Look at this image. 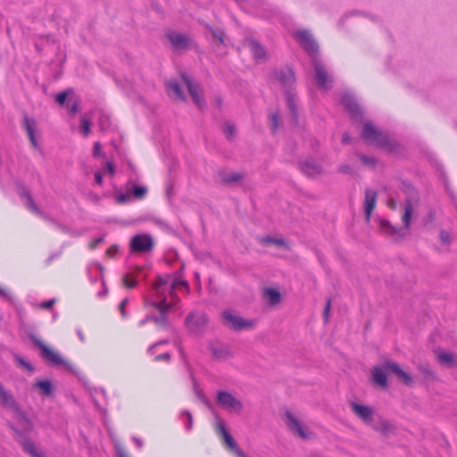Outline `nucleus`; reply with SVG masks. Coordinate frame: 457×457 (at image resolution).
<instances>
[{
    "mask_svg": "<svg viewBox=\"0 0 457 457\" xmlns=\"http://www.w3.org/2000/svg\"><path fill=\"white\" fill-rule=\"evenodd\" d=\"M0 403L4 408L11 410L22 426V429H21L13 422L7 421L6 426L12 431L13 439L21 445L23 451L31 457H45L42 453L37 451L34 442L29 437V434L34 429L32 420L27 411L21 408L12 392L6 390L1 382Z\"/></svg>",
    "mask_w": 457,
    "mask_h": 457,
    "instance_id": "f257e3e1",
    "label": "nucleus"
},
{
    "mask_svg": "<svg viewBox=\"0 0 457 457\" xmlns=\"http://www.w3.org/2000/svg\"><path fill=\"white\" fill-rule=\"evenodd\" d=\"M28 337L34 345L40 350V355L46 362L54 367L63 366L66 370L72 374H77L76 368L71 362L64 360L58 353L44 344L34 333L29 332Z\"/></svg>",
    "mask_w": 457,
    "mask_h": 457,
    "instance_id": "f03ea898",
    "label": "nucleus"
},
{
    "mask_svg": "<svg viewBox=\"0 0 457 457\" xmlns=\"http://www.w3.org/2000/svg\"><path fill=\"white\" fill-rule=\"evenodd\" d=\"M294 38L297 41V43L304 50V52L310 56L312 62H313L315 59H320L319 54V44L309 30H296L294 34Z\"/></svg>",
    "mask_w": 457,
    "mask_h": 457,
    "instance_id": "7ed1b4c3",
    "label": "nucleus"
},
{
    "mask_svg": "<svg viewBox=\"0 0 457 457\" xmlns=\"http://www.w3.org/2000/svg\"><path fill=\"white\" fill-rule=\"evenodd\" d=\"M361 137L369 143H373L379 147H389L391 142L388 136L376 129L370 121H366L361 132Z\"/></svg>",
    "mask_w": 457,
    "mask_h": 457,
    "instance_id": "20e7f679",
    "label": "nucleus"
},
{
    "mask_svg": "<svg viewBox=\"0 0 457 457\" xmlns=\"http://www.w3.org/2000/svg\"><path fill=\"white\" fill-rule=\"evenodd\" d=\"M16 189L19 196L24 200V204L30 212L39 215L44 220L51 222L52 224H57V220L54 218L50 217L48 214L41 212V210L38 208L37 204L35 203L29 190L27 188V187L24 185L23 182L18 180L15 182Z\"/></svg>",
    "mask_w": 457,
    "mask_h": 457,
    "instance_id": "39448f33",
    "label": "nucleus"
},
{
    "mask_svg": "<svg viewBox=\"0 0 457 457\" xmlns=\"http://www.w3.org/2000/svg\"><path fill=\"white\" fill-rule=\"evenodd\" d=\"M216 403L223 410L232 413H241L244 404L231 392L219 390L216 394Z\"/></svg>",
    "mask_w": 457,
    "mask_h": 457,
    "instance_id": "423d86ee",
    "label": "nucleus"
},
{
    "mask_svg": "<svg viewBox=\"0 0 457 457\" xmlns=\"http://www.w3.org/2000/svg\"><path fill=\"white\" fill-rule=\"evenodd\" d=\"M223 323L229 329L234 331H242L251 329L255 326V320H245L233 313L231 310H225L221 313Z\"/></svg>",
    "mask_w": 457,
    "mask_h": 457,
    "instance_id": "0eeeda50",
    "label": "nucleus"
},
{
    "mask_svg": "<svg viewBox=\"0 0 457 457\" xmlns=\"http://www.w3.org/2000/svg\"><path fill=\"white\" fill-rule=\"evenodd\" d=\"M206 313L202 312H192L186 318L185 324L190 333L202 335L208 324Z\"/></svg>",
    "mask_w": 457,
    "mask_h": 457,
    "instance_id": "6e6552de",
    "label": "nucleus"
},
{
    "mask_svg": "<svg viewBox=\"0 0 457 457\" xmlns=\"http://www.w3.org/2000/svg\"><path fill=\"white\" fill-rule=\"evenodd\" d=\"M272 77L281 84L285 92L292 91L296 80L295 71L290 66L275 69Z\"/></svg>",
    "mask_w": 457,
    "mask_h": 457,
    "instance_id": "1a4fd4ad",
    "label": "nucleus"
},
{
    "mask_svg": "<svg viewBox=\"0 0 457 457\" xmlns=\"http://www.w3.org/2000/svg\"><path fill=\"white\" fill-rule=\"evenodd\" d=\"M154 245V239L149 234H137L129 242L130 251L136 253H149Z\"/></svg>",
    "mask_w": 457,
    "mask_h": 457,
    "instance_id": "9d476101",
    "label": "nucleus"
},
{
    "mask_svg": "<svg viewBox=\"0 0 457 457\" xmlns=\"http://www.w3.org/2000/svg\"><path fill=\"white\" fill-rule=\"evenodd\" d=\"M145 303L157 309L160 312L159 316L147 315V320H152L156 325L166 327L168 325L167 313L172 308L171 304L166 303V297L161 302H155L152 300H145Z\"/></svg>",
    "mask_w": 457,
    "mask_h": 457,
    "instance_id": "9b49d317",
    "label": "nucleus"
},
{
    "mask_svg": "<svg viewBox=\"0 0 457 457\" xmlns=\"http://www.w3.org/2000/svg\"><path fill=\"white\" fill-rule=\"evenodd\" d=\"M315 71V80L319 88L328 90L332 87V78L328 75L321 59L312 62Z\"/></svg>",
    "mask_w": 457,
    "mask_h": 457,
    "instance_id": "f8f14e48",
    "label": "nucleus"
},
{
    "mask_svg": "<svg viewBox=\"0 0 457 457\" xmlns=\"http://www.w3.org/2000/svg\"><path fill=\"white\" fill-rule=\"evenodd\" d=\"M180 77L185 83L193 102L199 109L203 110L206 106V103L199 93L200 85L198 83H195L187 73H181Z\"/></svg>",
    "mask_w": 457,
    "mask_h": 457,
    "instance_id": "ddd939ff",
    "label": "nucleus"
},
{
    "mask_svg": "<svg viewBox=\"0 0 457 457\" xmlns=\"http://www.w3.org/2000/svg\"><path fill=\"white\" fill-rule=\"evenodd\" d=\"M341 103L348 112L351 119L356 122H361L363 120L362 111L356 102V100L349 94H345L341 97Z\"/></svg>",
    "mask_w": 457,
    "mask_h": 457,
    "instance_id": "4468645a",
    "label": "nucleus"
},
{
    "mask_svg": "<svg viewBox=\"0 0 457 457\" xmlns=\"http://www.w3.org/2000/svg\"><path fill=\"white\" fill-rule=\"evenodd\" d=\"M299 170L307 177L312 178L324 172L323 167L313 157L306 158L298 162Z\"/></svg>",
    "mask_w": 457,
    "mask_h": 457,
    "instance_id": "2eb2a0df",
    "label": "nucleus"
},
{
    "mask_svg": "<svg viewBox=\"0 0 457 457\" xmlns=\"http://www.w3.org/2000/svg\"><path fill=\"white\" fill-rule=\"evenodd\" d=\"M287 428L295 434H297L302 439H309L312 433H308L298 419L288 410L285 411Z\"/></svg>",
    "mask_w": 457,
    "mask_h": 457,
    "instance_id": "dca6fc26",
    "label": "nucleus"
},
{
    "mask_svg": "<svg viewBox=\"0 0 457 457\" xmlns=\"http://www.w3.org/2000/svg\"><path fill=\"white\" fill-rule=\"evenodd\" d=\"M166 37L170 42L174 51L187 50L190 46V38L175 30H169Z\"/></svg>",
    "mask_w": 457,
    "mask_h": 457,
    "instance_id": "f3484780",
    "label": "nucleus"
},
{
    "mask_svg": "<svg viewBox=\"0 0 457 457\" xmlns=\"http://www.w3.org/2000/svg\"><path fill=\"white\" fill-rule=\"evenodd\" d=\"M352 411L366 424L371 425L373 415L375 411L372 407L357 403L355 402L351 403Z\"/></svg>",
    "mask_w": 457,
    "mask_h": 457,
    "instance_id": "a211bd4d",
    "label": "nucleus"
},
{
    "mask_svg": "<svg viewBox=\"0 0 457 457\" xmlns=\"http://www.w3.org/2000/svg\"><path fill=\"white\" fill-rule=\"evenodd\" d=\"M385 368L389 370L390 372L394 373L407 386H412V377L407 372H405L397 362L392 361H386Z\"/></svg>",
    "mask_w": 457,
    "mask_h": 457,
    "instance_id": "6ab92c4d",
    "label": "nucleus"
},
{
    "mask_svg": "<svg viewBox=\"0 0 457 457\" xmlns=\"http://www.w3.org/2000/svg\"><path fill=\"white\" fill-rule=\"evenodd\" d=\"M378 199V193L375 190H365L364 214L367 222H370L373 210Z\"/></svg>",
    "mask_w": 457,
    "mask_h": 457,
    "instance_id": "aec40b11",
    "label": "nucleus"
},
{
    "mask_svg": "<svg viewBox=\"0 0 457 457\" xmlns=\"http://www.w3.org/2000/svg\"><path fill=\"white\" fill-rule=\"evenodd\" d=\"M387 372H390V370L385 368V362L383 363L382 366L373 367L372 370H371V374H372V379H373L374 383L382 388H387L388 387Z\"/></svg>",
    "mask_w": 457,
    "mask_h": 457,
    "instance_id": "412c9836",
    "label": "nucleus"
},
{
    "mask_svg": "<svg viewBox=\"0 0 457 457\" xmlns=\"http://www.w3.org/2000/svg\"><path fill=\"white\" fill-rule=\"evenodd\" d=\"M244 46L250 48L253 57L256 60H263L266 57L265 47L255 38H246L244 41Z\"/></svg>",
    "mask_w": 457,
    "mask_h": 457,
    "instance_id": "4be33fe9",
    "label": "nucleus"
},
{
    "mask_svg": "<svg viewBox=\"0 0 457 457\" xmlns=\"http://www.w3.org/2000/svg\"><path fill=\"white\" fill-rule=\"evenodd\" d=\"M401 188L406 195L404 204H410L411 205H414L420 202L419 192L412 184L403 181Z\"/></svg>",
    "mask_w": 457,
    "mask_h": 457,
    "instance_id": "5701e85b",
    "label": "nucleus"
},
{
    "mask_svg": "<svg viewBox=\"0 0 457 457\" xmlns=\"http://www.w3.org/2000/svg\"><path fill=\"white\" fill-rule=\"evenodd\" d=\"M285 96H286L287 106L289 110L292 121L294 124L297 125L299 122V120H298L299 115H298V109H297L296 96L290 90H287V92H285Z\"/></svg>",
    "mask_w": 457,
    "mask_h": 457,
    "instance_id": "b1692460",
    "label": "nucleus"
},
{
    "mask_svg": "<svg viewBox=\"0 0 457 457\" xmlns=\"http://www.w3.org/2000/svg\"><path fill=\"white\" fill-rule=\"evenodd\" d=\"M285 96H286L287 106L289 110L292 121L294 124L297 125L299 122V120H298L299 115H298V109H297L296 96L290 90H287V92H285Z\"/></svg>",
    "mask_w": 457,
    "mask_h": 457,
    "instance_id": "393cba45",
    "label": "nucleus"
},
{
    "mask_svg": "<svg viewBox=\"0 0 457 457\" xmlns=\"http://www.w3.org/2000/svg\"><path fill=\"white\" fill-rule=\"evenodd\" d=\"M23 127L25 128L27 134L29 136V138L33 145V146H37V141L35 137V132L37 129V122L36 120L32 117H29L28 114L23 115Z\"/></svg>",
    "mask_w": 457,
    "mask_h": 457,
    "instance_id": "a878e982",
    "label": "nucleus"
},
{
    "mask_svg": "<svg viewBox=\"0 0 457 457\" xmlns=\"http://www.w3.org/2000/svg\"><path fill=\"white\" fill-rule=\"evenodd\" d=\"M32 387L33 389L39 390L40 395L45 397L52 396L54 392V386L49 379L37 380L33 384Z\"/></svg>",
    "mask_w": 457,
    "mask_h": 457,
    "instance_id": "bb28decb",
    "label": "nucleus"
},
{
    "mask_svg": "<svg viewBox=\"0 0 457 457\" xmlns=\"http://www.w3.org/2000/svg\"><path fill=\"white\" fill-rule=\"evenodd\" d=\"M263 296L270 305H276L281 302V293L278 288H265L263 292Z\"/></svg>",
    "mask_w": 457,
    "mask_h": 457,
    "instance_id": "cd10ccee",
    "label": "nucleus"
},
{
    "mask_svg": "<svg viewBox=\"0 0 457 457\" xmlns=\"http://www.w3.org/2000/svg\"><path fill=\"white\" fill-rule=\"evenodd\" d=\"M437 360L441 364L446 365L449 368L457 366L455 355L452 353H447V352L439 353L437 355Z\"/></svg>",
    "mask_w": 457,
    "mask_h": 457,
    "instance_id": "c85d7f7f",
    "label": "nucleus"
},
{
    "mask_svg": "<svg viewBox=\"0 0 457 457\" xmlns=\"http://www.w3.org/2000/svg\"><path fill=\"white\" fill-rule=\"evenodd\" d=\"M210 350L212 352V358L218 361L226 360L231 355V353L225 347H215L211 345Z\"/></svg>",
    "mask_w": 457,
    "mask_h": 457,
    "instance_id": "c756f323",
    "label": "nucleus"
},
{
    "mask_svg": "<svg viewBox=\"0 0 457 457\" xmlns=\"http://www.w3.org/2000/svg\"><path fill=\"white\" fill-rule=\"evenodd\" d=\"M166 87L168 89L172 90L177 97L182 101H186V96L182 91L179 83L175 79H170L166 83Z\"/></svg>",
    "mask_w": 457,
    "mask_h": 457,
    "instance_id": "7c9ffc66",
    "label": "nucleus"
},
{
    "mask_svg": "<svg viewBox=\"0 0 457 457\" xmlns=\"http://www.w3.org/2000/svg\"><path fill=\"white\" fill-rule=\"evenodd\" d=\"M379 226L380 228L387 235H400L402 231V228H397L396 227L393 226L387 220H380Z\"/></svg>",
    "mask_w": 457,
    "mask_h": 457,
    "instance_id": "2f4dec72",
    "label": "nucleus"
},
{
    "mask_svg": "<svg viewBox=\"0 0 457 457\" xmlns=\"http://www.w3.org/2000/svg\"><path fill=\"white\" fill-rule=\"evenodd\" d=\"M373 428L376 431L381 432L384 435L394 432L395 429V428L393 424H391L389 421L383 420V419H381L380 424L378 426H373Z\"/></svg>",
    "mask_w": 457,
    "mask_h": 457,
    "instance_id": "473e14b6",
    "label": "nucleus"
},
{
    "mask_svg": "<svg viewBox=\"0 0 457 457\" xmlns=\"http://www.w3.org/2000/svg\"><path fill=\"white\" fill-rule=\"evenodd\" d=\"M413 212V205L410 204H404V212L402 216L403 228L408 229L411 226V220Z\"/></svg>",
    "mask_w": 457,
    "mask_h": 457,
    "instance_id": "72a5a7b5",
    "label": "nucleus"
},
{
    "mask_svg": "<svg viewBox=\"0 0 457 457\" xmlns=\"http://www.w3.org/2000/svg\"><path fill=\"white\" fill-rule=\"evenodd\" d=\"M260 241L268 245H276L288 248V245L284 238H277L270 236H264L260 238Z\"/></svg>",
    "mask_w": 457,
    "mask_h": 457,
    "instance_id": "f704fd0d",
    "label": "nucleus"
},
{
    "mask_svg": "<svg viewBox=\"0 0 457 457\" xmlns=\"http://www.w3.org/2000/svg\"><path fill=\"white\" fill-rule=\"evenodd\" d=\"M201 23L204 24V27L212 33L213 37L219 40L220 45H224L225 32L223 29H215L204 21H201Z\"/></svg>",
    "mask_w": 457,
    "mask_h": 457,
    "instance_id": "c9c22d12",
    "label": "nucleus"
},
{
    "mask_svg": "<svg viewBox=\"0 0 457 457\" xmlns=\"http://www.w3.org/2000/svg\"><path fill=\"white\" fill-rule=\"evenodd\" d=\"M170 275L157 277V282L154 285V289L155 290L157 295H162L161 287L166 286L170 281Z\"/></svg>",
    "mask_w": 457,
    "mask_h": 457,
    "instance_id": "e433bc0d",
    "label": "nucleus"
},
{
    "mask_svg": "<svg viewBox=\"0 0 457 457\" xmlns=\"http://www.w3.org/2000/svg\"><path fill=\"white\" fill-rule=\"evenodd\" d=\"M13 359H14V361L21 366L22 368H24L25 370H27L29 373H33L35 371V368L33 367V365L31 363H29V361H27L23 357H21L20 354H17L15 353L13 355Z\"/></svg>",
    "mask_w": 457,
    "mask_h": 457,
    "instance_id": "4c0bfd02",
    "label": "nucleus"
},
{
    "mask_svg": "<svg viewBox=\"0 0 457 457\" xmlns=\"http://www.w3.org/2000/svg\"><path fill=\"white\" fill-rule=\"evenodd\" d=\"M147 188L145 186L134 185L131 195L136 199H142L145 196Z\"/></svg>",
    "mask_w": 457,
    "mask_h": 457,
    "instance_id": "58836bf2",
    "label": "nucleus"
},
{
    "mask_svg": "<svg viewBox=\"0 0 457 457\" xmlns=\"http://www.w3.org/2000/svg\"><path fill=\"white\" fill-rule=\"evenodd\" d=\"M71 94H73V89L72 88H68L66 90H63V91H62V92H60L59 94L56 95L55 101L60 105H64L68 96L70 95H71Z\"/></svg>",
    "mask_w": 457,
    "mask_h": 457,
    "instance_id": "ea45409f",
    "label": "nucleus"
},
{
    "mask_svg": "<svg viewBox=\"0 0 457 457\" xmlns=\"http://www.w3.org/2000/svg\"><path fill=\"white\" fill-rule=\"evenodd\" d=\"M242 179H243V175L241 173L235 172V173H231V174L224 176L221 179V180L225 184H231V183L237 182Z\"/></svg>",
    "mask_w": 457,
    "mask_h": 457,
    "instance_id": "a19ab883",
    "label": "nucleus"
},
{
    "mask_svg": "<svg viewBox=\"0 0 457 457\" xmlns=\"http://www.w3.org/2000/svg\"><path fill=\"white\" fill-rule=\"evenodd\" d=\"M419 370L426 378H430L432 380L436 379L435 372L428 365H421Z\"/></svg>",
    "mask_w": 457,
    "mask_h": 457,
    "instance_id": "79ce46f5",
    "label": "nucleus"
},
{
    "mask_svg": "<svg viewBox=\"0 0 457 457\" xmlns=\"http://www.w3.org/2000/svg\"><path fill=\"white\" fill-rule=\"evenodd\" d=\"M439 236L442 245H450L452 243V235L445 229H441Z\"/></svg>",
    "mask_w": 457,
    "mask_h": 457,
    "instance_id": "37998d69",
    "label": "nucleus"
},
{
    "mask_svg": "<svg viewBox=\"0 0 457 457\" xmlns=\"http://www.w3.org/2000/svg\"><path fill=\"white\" fill-rule=\"evenodd\" d=\"M123 284L126 287L128 288H133L135 287L137 285V282L136 279H132L131 278V275L129 273H126L124 276H123Z\"/></svg>",
    "mask_w": 457,
    "mask_h": 457,
    "instance_id": "c03bdc74",
    "label": "nucleus"
},
{
    "mask_svg": "<svg viewBox=\"0 0 457 457\" xmlns=\"http://www.w3.org/2000/svg\"><path fill=\"white\" fill-rule=\"evenodd\" d=\"M278 118H279L278 112H272L270 116V119L271 120L270 129H271L272 133H275L278 129V127H279Z\"/></svg>",
    "mask_w": 457,
    "mask_h": 457,
    "instance_id": "a18cd8bd",
    "label": "nucleus"
},
{
    "mask_svg": "<svg viewBox=\"0 0 457 457\" xmlns=\"http://www.w3.org/2000/svg\"><path fill=\"white\" fill-rule=\"evenodd\" d=\"M224 439V442L226 444V445L232 451L234 450L236 447H237V444L236 442V440L233 438V436L230 435V433L228 434H226L223 437Z\"/></svg>",
    "mask_w": 457,
    "mask_h": 457,
    "instance_id": "49530a36",
    "label": "nucleus"
},
{
    "mask_svg": "<svg viewBox=\"0 0 457 457\" xmlns=\"http://www.w3.org/2000/svg\"><path fill=\"white\" fill-rule=\"evenodd\" d=\"M224 133L228 139H232L236 134V127L233 124L226 123L224 126Z\"/></svg>",
    "mask_w": 457,
    "mask_h": 457,
    "instance_id": "de8ad7c7",
    "label": "nucleus"
},
{
    "mask_svg": "<svg viewBox=\"0 0 457 457\" xmlns=\"http://www.w3.org/2000/svg\"><path fill=\"white\" fill-rule=\"evenodd\" d=\"M358 156L364 165L374 167L377 164V161L373 157L367 156L361 154H358Z\"/></svg>",
    "mask_w": 457,
    "mask_h": 457,
    "instance_id": "09e8293b",
    "label": "nucleus"
},
{
    "mask_svg": "<svg viewBox=\"0 0 457 457\" xmlns=\"http://www.w3.org/2000/svg\"><path fill=\"white\" fill-rule=\"evenodd\" d=\"M130 198H131V194L130 193H127V194L120 193V194H118L116 195V203L120 204H125L128 201H129Z\"/></svg>",
    "mask_w": 457,
    "mask_h": 457,
    "instance_id": "8fccbe9b",
    "label": "nucleus"
},
{
    "mask_svg": "<svg viewBox=\"0 0 457 457\" xmlns=\"http://www.w3.org/2000/svg\"><path fill=\"white\" fill-rule=\"evenodd\" d=\"M82 124V132L85 136H87L90 133L91 121L86 118L81 120Z\"/></svg>",
    "mask_w": 457,
    "mask_h": 457,
    "instance_id": "3c124183",
    "label": "nucleus"
},
{
    "mask_svg": "<svg viewBox=\"0 0 457 457\" xmlns=\"http://www.w3.org/2000/svg\"><path fill=\"white\" fill-rule=\"evenodd\" d=\"M331 308V298H327L326 304L323 310V319L324 321L327 323L328 320V314Z\"/></svg>",
    "mask_w": 457,
    "mask_h": 457,
    "instance_id": "603ef678",
    "label": "nucleus"
},
{
    "mask_svg": "<svg viewBox=\"0 0 457 457\" xmlns=\"http://www.w3.org/2000/svg\"><path fill=\"white\" fill-rule=\"evenodd\" d=\"M181 414H182V415H186V416H187V423H186V426H185V427H186V429H187V431H189V430L192 428V427H193V417H192V414H191L188 411H186V410H185V411H183L181 412Z\"/></svg>",
    "mask_w": 457,
    "mask_h": 457,
    "instance_id": "864d4df0",
    "label": "nucleus"
},
{
    "mask_svg": "<svg viewBox=\"0 0 457 457\" xmlns=\"http://www.w3.org/2000/svg\"><path fill=\"white\" fill-rule=\"evenodd\" d=\"M177 286H183L185 287L187 290L189 289V287H188V283L186 281V280H177V279H173L172 282H171V285H170V293L173 292V290L175 289V287Z\"/></svg>",
    "mask_w": 457,
    "mask_h": 457,
    "instance_id": "5fc2aeb1",
    "label": "nucleus"
},
{
    "mask_svg": "<svg viewBox=\"0 0 457 457\" xmlns=\"http://www.w3.org/2000/svg\"><path fill=\"white\" fill-rule=\"evenodd\" d=\"M217 430L219 433H220L222 435V436L224 437V436L226 434H228L229 432L228 431V429L226 428L225 427V424L223 422L222 420L219 419L218 422H217Z\"/></svg>",
    "mask_w": 457,
    "mask_h": 457,
    "instance_id": "6e6d98bb",
    "label": "nucleus"
},
{
    "mask_svg": "<svg viewBox=\"0 0 457 457\" xmlns=\"http://www.w3.org/2000/svg\"><path fill=\"white\" fill-rule=\"evenodd\" d=\"M102 154V145L100 142H95L93 147V156L95 158L99 157Z\"/></svg>",
    "mask_w": 457,
    "mask_h": 457,
    "instance_id": "4d7b16f0",
    "label": "nucleus"
},
{
    "mask_svg": "<svg viewBox=\"0 0 457 457\" xmlns=\"http://www.w3.org/2000/svg\"><path fill=\"white\" fill-rule=\"evenodd\" d=\"M338 171L343 174H352L353 172V168L348 164H342L338 168Z\"/></svg>",
    "mask_w": 457,
    "mask_h": 457,
    "instance_id": "13d9d810",
    "label": "nucleus"
},
{
    "mask_svg": "<svg viewBox=\"0 0 457 457\" xmlns=\"http://www.w3.org/2000/svg\"><path fill=\"white\" fill-rule=\"evenodd\" d=\"M192 379H193V383H194L195 393L197 395V397L199 398V400L201 401L202 397L205 396V395L204 394V392L202 390H200L198 388L197 382H196V380L195 379L194 377H192Z\"/></svg>",
    "mask_w": 457,
    "mask_h": 457,
    "instance_id": "bf43d9fd",
    "label": "nucleus"
},
{
    "mask_svg": "<svg viewBox=\"0 0 457 457\" xmlns=\"http://www.w3.org/2000/svg\"><path fill=\"white\" fill-rule=\"evenodd\" d=\"M67 107L69 108L70 113L71 115H75L79 111V101L78 100L74 101L71 105L68 104Z\"/></svg>",
    "mask_w": 457,
    "mask_h": 457,
    "instance_id": "052dcab7",
    "label": "nucleus"
},
{
    "mask_svg": "<svg viewBox=\"0 0 457 457\" xmlns=\"http://www.w3.org/2000/svg\"><path fill=\"white\" fill-rule=\"evenodd\" d=\"M104 236H102V237H96V239L92 240L90 243H89V247L91 249H95L99 244H101L102 242H104Z\"/></svg>",
    "mask_w": 457,
    "mask_h": 457,
    "instance_id": "680f3d73",
    "label": "nucleus"
},
{
    "mask_svg": "<svg viewBox=\"0 0 457 457\" xmlns=\"http://www.w3.org/2000/svg\"><path fill=\"white\" fill-rule=\"evenodd\" d=\"M119 250V246L117 245H112L106 250V254L110 257H113Z\"/></svg>",
    "mask_w": 457,
    "mask_h": 457,
    "instance_id": "e2e57ef3",
    "label": "nucleus"
},
{
    "mask_svg": "<svg viewBox=\"0 0 457 457\" xmlns=\"http://www.w3.org/2000/svg\"><path fill=\"white\" fill-rule=\"evenodd\" d=\"M170 360V354L169 353H161L154 357V361H169Z\"/></svg>",
    "mask_w": 457,
    "mask_h": 457,
    "instance_id": "0e129e2a",
    "label": "nucleus"
},
{
    "mask_svg": "<svg viewBox=\"0 0 457 457\" xmlns=\"http://www.w3.org/2000/svg\"><path fill=\"white\" fill-rule=\"evenodd\" d=\"M129 302V299L128 298H125L121 301V303H120L119 305V309L120 311V314L123 318L126 317V311H125V306L126 304L128 303Z\"/></svg>",
    "mask_w": 457,
    "mask_h": 457,
    "instance_id": "69168bd1",
    "label": "nucleus"
},
{
    "mask_svg": "<svg viewBox=\"0 0 457 457\" xmlns=\"http://www.w3.org/2000/svg\"><path fill=\"white\" fill-rule=\"evenodd\" d=\"M352 141V137L348 132H345L342 136V143L344 145H348Z\"/></svg>",
    "mask_w": 457,
    "mask_h": 457,
    "instance_id": "338daca9",
    "label": "nucleus"
},
{
    "mask_svg": "<svg viewBox=\"0 0 457 457\" xmlns=\"http://www.w3.org/2000/svg\"><path fill=\"white\" fill-rule=\"evenodd\" d=\"M232 452L237 456V457H248L238 446L236 447Z\"/></svg>",
    "mask_w": 457,
    "mask_h": 457,
    "instance_id": "774afa93",
    "label": "nucleus"
}]
</instances>
